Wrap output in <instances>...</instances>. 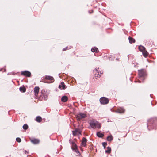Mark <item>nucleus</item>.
<instances>
[{"label":"nucleus","mask_w":157,"mask_h":157,"mask_svg":"<svg viewBox=\"0 0 157 157\" xmlns=\"http://www.w3.org/2000/svg\"><path fill=\"white\" fill-rule=\"evenodd\" d=\"M142 52L144 57H146L148 56V52L145 50Z\"/></svg>","instance_id":"nucleus-19"},{"label":"nucleus","mask_w":157,"mask_h":157,"mask_svg":"<svg viewBox=\"0 0 157 157\" xmlns=\"http://www.w3.org/2000/svg\"><path fill=\"white\" fill-rule=\"evenodd\" d=\"M24 152L26 153V152H27V151L26 150L24 151Z\"/></svg>","instance_id":"nucleus-30"},{"label":"nucleus","mask_w":157,"mask_h":157,"mask_svg":"<svg viewBox=\"0 0 157 157\" xmlns=\"http://www.w3.org/2000/svg\"><path fill=\"white\" fill-rule=\"evenodd\" d=\"M125 111L124 109L122 107L119 108L117 111V112L119 113H124Z\"/></svg>","instance_id":"nucleus-12"},{"label":"nucleus","mask_w":157,"mask_h":157,"mask_svg":"<svg viewBox=\"0 0 157 157\" xmlns=\"http://www.w3.org/2000/svg\"><path fill=\"white\" fill-rule=\"evenodd\" d=\"M90 124L91 127L93 128H100L101 126L100 124L97 121L94 120L90 121Z\"/></svg>","instance_id":"nucleus-1"},{"label":"nucleus","mask_w":157,"mask_h":157,"mask_svg":"<svg viewBox=\"0 0 157 157\" xmlns=\"http://www.w3.org/2000/svg\"><path fill=\"white\" fill-rule=\"evenodd\" d=\"M19 89L20 91L23 92H25L26 90L25 89L24 87H20Z\"/></svg>","instance_id":"nucleus-24"},{"label":"nucleus","mask_w":157,"mask_h":157,"mask_svg":"<svg viewBox=\"0 0 157 157\" xmlns=\"http://www.w3.org/2000/svg\"><path fill=\"white\" fill-rule=\"evenodd\" d=\"M21 74L24 76H25L28 77H30L31 75V73L27 71H22L21 72Z\"/></svg>","instance_id":"nucleus-8"},{"label":"nucleus","mask_w":157,"mask_h":157,"mask_svg":"<svg viewBox=\"0 0 157 157\" xmlns=\"http://www.w3.org/2000/svg\"><path fill=\"white\" fill-rule=\"evenodd\" d=\"M31 142L33 144H36L39 142V140L37 139H33L31 140Z\"/></svg>","instance_id":"nucleus-14"},{"label":"nucleus","mask_w":157,"mask_h":157,"mask_svg":"<svg viewBox=\"0 0 157 157\" xmlns=\"http://www.w3.org/2000/svg\"><path fill=\"white\" fill-rule=\"evenodd\" d=\"M28 126L27 124H24L23 126V128L25 130H26L28 128Z\"/></svg>","instance_id":"nucleus-25"},{"label":"nucleus","mask_w":157,"mask_h":157,"mask_svg":"<svg viewBox=\"0 0 157 157\" xmlns=\"http://www.w3.org/2000/svg\"><path fill=\"white\" fill-rule=\"evenodd\" d=\"M99 69V68L98 67L96 68L94 70V76L96 78V79H97V78H99L100 77V75L99 74V73L98 72V69Z\"/></svg>","instance_id":"nucleus-7"},{"label":"nucleus","mask_w":157,"mask_h":157,"mask_svg":"<svg viewBox=\"0 0 157 157\" xmlns=\"http://www.w3.org/2000/svg\"><path fill=\"white\" fill-rule=\"evenodd\" d=\"M113 139V137L112 135H110L109 136H108L107 138V141H112Z\"/></svg>","instance_id":"nucleus-20"},{"label":"nucleus","mask_w":157,"mask_h":157,"mask_svg":"<svg viewBox=\"0 0 157 157\" xmlns=\"http://www.w3.org/2000/svg\"><path fill=\"white\" fill-rule=\"evenodd\" d=\"M139 49L140 51L142 52L145 50V48L141 45L139 46Z\"/></svg>","instance_id":"nucleus-16"},{"label":"nucleus","mask_w":157,"mask_h":157,"mask_svg":"<svg viewBox=\"0 0 157 157\" xmlns=\"http://www.w3.org/2000/svg\"><path fill=\"white\" fill-rule=\"evenodd\" d=\"M67 48H68V47H67L63 48V51H65V50H66L67 49Z\"/></svg>","instance_id":"nucleus-29"},{"label":"nucleus","mask_w":157,"mask_h":157,"mask_svg":"<svg viewBox=\"0 0 157 157\" xmlns=\"http://www.w3.org/2000/svg\"><path fill=\"white\" fill-rule=\"evenodd\" d=\"M150 124L149 123H147V127L148 128V129H150L149 128V127L150 126Z\"/></svg>","instance_id":"nucleus-28"},{"label":"nucleus","mask_w":157,"mask_h":157,"mask_svg":"<svg viewBox=\"0 0 157 157\" xmlns=\"http://www.w3.org/2000/svg\"><path fill=\"white\" fill-rule=\"evenodd\" d=\"M73 134L74 135H81V131L80 128H76L75 130L72 131Z\"/></svg>","instance_id":"nucleus-6"},{"label":"nucleus","mask_w":157,"mask_h":157,"mask_svg":"<svg viewBox=\"0 0 157 157\" xmlns=\"http://www.w3.org/2000/svg\"><path fill=\"white\" fill-rule=\"evenodd\" d=\"M128 39L129 40V42L130 43H134L135 42V39L132 38V37H128Z\"/></svg>","instance_id":"nucleus-18"},{"label":"nucleus","mask_w":157,"mask_h":157,"mask_svg":"<svg viewBox=\"0 0 157 157\" xmlns=\"http://www.w3.org/2000/svg\"><path fill=\"white\" fill-rule=\"evenodd\" d=\"M138 74L140 79V80H139V82H141L140 80H143L144 79V77L146 75L145 70L144 69L139 70Z\"/></svg>","instance_id":"nucleus-2"},{"label":"nucleus","mask_w":157,"mask_h":157,"mask_svg":"<svg viewBox=\"0 0 157 157\" xmlns=\"http://www.w3.org/2000/svg\"><path fill=\"white\" fill-rule=\"evenodd\" d=\"M36 120L38 122H41L42 121V118L40 116H37L36 117Z\"/></svg>","instance_id":"nucleus-17"},{"label":"nucleus","mask_w":157,"mask_h":157,"mask_svg":"<svg viewBox=\"0 0 157 157\" xmlns=\"http://www.w3.org/2000/svg\"><path fill=\"white\" fill-rule=\"evenodd\" d=\"M153 121V119H151V120H150V121Z\"/></svg>","instance_id":"nucleus-31"},{"label":"nucleus","mask_w":157,"mask_h":157,"mask_svg":"<svg viewBox=\"0 0 157 157\" xmlns=\"http://www.w3.org/2000/svg\"><path fill=\"white\" fill-rule=\"evenodd\" d=\"M87 139L83 137L82 139L81 143L82 146L85 147L86 145V144L87 142Z\"/></svg>","instance_id":"nucleus-10"},{"label":"nucleus","mask_w":157,"mask_h":157,"mask_svg":"<svg viewBox=\"0 0 157 157\" xmlns=\"http://www.w3.org/2000/svg\"><path fill=\"white\" fill-rule=\"evenodd\" d=\"M72 146L71 147L72 150L76 153V155H80V152L78 151V150L77 148V146L75 144V143L74 142H73L72 143Z\"/></svg>","instance_id":"nucleus-3"},{"label":"nucleus","mask_w":157,"mask_h":157,"mask_svg":"<svg viewBox=\"0 0 157 157\" xmlns=\"http://www.w3.org/2000/svg\"><path fill=\"white\" fill-rule=\"evenodd\" d=\"M91 51L93 52H97L98 51V48L96 47H94L93 48H92L91 49Z\"/></svg>","instance_id":"nucleus-21"},{"label":"nucleus","mask_w":157,"mask_h":157,"mask_svg":"<svg viewBox=\"0 0 157 157\" xmlns=\"http://www.w3.org/2000/svg\"><path fill=\"white\" fill-rule=\"evenodd\" d=\"M97 135L99 137H102L104 136V134L100 132H97Z\"/></svg>","instance_id":"nucleus-22"},{"label":"nucleus","mask_w":157,"mask_h":157,"mask_svg":"<svg viewBox=\"0 0 157 157\" xmlns=\"http://www.w3.org/2000/svg\"><path fill=\"white\" fill-rule=\"evenodd\" d=\"M39 87L38 86L35 87L34 89V92L35 93V96H37L38 95L39 91Z\"/></svg>","instance_id":"nucleus-9"},{"label":"nucleus","mask_w":157,"mask_h":157,"mask_svg":"<svg viewBox=\"0 0 157 157\" xmlns=\"http://www.w3.org/2000/svg\"><path fill=\"white\" fill-rule=\"evenodd\" d=\"M16 140L17 142H20L21 141V139L20 138H17L16 139Z\"/></svg>","instance_id":"nucleus-26"},{"label":"nucleus","mask_w":157,"mask_h":157,"mask_svg":"<svg viewBox=\"0 0 157 157\" xmlns=\"http://www.w3.org/2000/svg\"><path fill=\"white\" fill-rule=\"evenodd\" d=\"M68 99L67 97L66 96H63L61 98V100L63 102H66Z\"/></svg>","instance_id":"nucleus-15"},{"label":"nucleus","mask_w":157,"mask_h":157,"mask_svg":"<svg viewBox=\"0 0 157 157\" xmlns=\"http://www.w3.org/2000/svg\"><path fill=\"white\" fill-rule=\"evenodd\" d=\"M103 146L104 147V148H105L106 146L107 145L106 142H103L102 144Z\"/></svg>","instance_id":"nucleus-27"},{"label":"nucleus","mask_w":157,"mask_h":157,"mask_svg":"<svg viewBox=\"0 0 157 157\" xmlns=\"http://www.w3.org/2000/svg\"><path fill=\"white\" fill-rule=\"evenodd\" d=\"M100 101L101 104L104 105L108 103L109 101L107 98L104 97H102L100 98Z\"/></svg>","instance_id":"nucleus-4"},{"label":"nucleus","mask_w":157,"mask_h":157,"mask_svg":"<svg viewBox=\"0 0 157 157\" xmlns=\"http://www.w3.org/2000/svg\"><path fill=\"white\" fill-rule=\"evenodd\" d=\"M86 116V114L81 113L77 114L76 117L78 120H80L82 118H85Z\"/></svg>","instance_id":"nucleus-5"},{"label":"nucleus","mask_w":157,"mask_h":157,"mask_svg":"<svg viewBox=\"0 0 157 157\" xmlns=\"http://www.w3.org/2000/svg\"><path fill=\"white\" fill-rule=\"evenodd\" d=\"M45 78L51 81L53 80L52 82H53L54 81V78H53L50 76H46L45 77Z\"/></svg>","instance_id":"nucleus-13"},{"label":"nucleus","mask_w":157,"mask_h":157,"mask_svg":"<svg viewBox=\"0 0 157 157\" xmlns=\"http://www.w3.org/2000/svg\"><path fill=\"white\" fill-rule=\"evenodd\" d=\"M111 152V148L109 147H107V150L105 151L106 153H110Z\"/></svg>","instance_id":"nucleus-23"},{"label":"nucleus","mask_w":157,"mask_h":157,"mask_svg":"<svg viewBox=\"0 0 157 157\" xmlns=\"http://www.w3.org/2000/svg\"><path fill=\"white\" fill-rule=\"evenodd\" d=\"M59 88L61 89H65L66 86L63 82H61L59 86Z\"/></svg>","instance_id":"nucleus-11"}]
</instances>
